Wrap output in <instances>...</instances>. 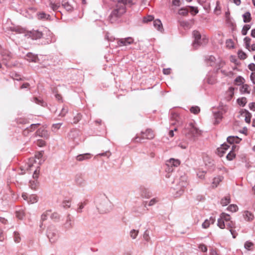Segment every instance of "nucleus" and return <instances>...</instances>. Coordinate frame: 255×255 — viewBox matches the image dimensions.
<instances>
[{"mask_svg": "<svg viewBox=\"0 0 255 255\" xmlns=\"http://www.w3.org/2000/svg\"><path fill=\"white\" fill-rule=\"evenodd\" d=\"M13 239L15 243H18L21 241V238L19 233L17 231L13 232Z\"/></svg>", "mask_w": 255, "mask_h": 255, "instance_id": "39", "label": "nucleus"}, {"mask_svg": "<svg viewBox=\"0 0 255 255\" xmlns=\"http://www.w3.org/2000/svg\"><path fill=\"white\" fill-rule=\"evenodd\" d=\"M72 217L70 214H68L66 217V220L65 223L64 224V228L68 230L71 229L73 227V223L72 222Z\"/></svg>", "mask_w": 255, "mask_h": 255, "instance_id": "14", "label": "nucleus"}, {"mask_svg": "<svg viewBox=\"0 0 255 255\" xmlns=\"http://www.w3.org/2000/svg\"><path fill=\"white\" fill-rule=\"evenodd\" d=\"M26 57H27V60L29 62H37L39 60L37 55H35L31 52H28Z\"/></svg>", "mask_w": 255, "mask_h": 255, "instance_id": "19", "label": "nucleus"}, {"mask_svg": "<svg viewBox=\"0 0 255 255\" xmlns=\"http://www.w3.org/2000/svg\"><path fill=\"white\" fill-rule=\"evenodd\" d=\"M1 56L3 64L6 67H9L8 61L12 58V54L10 52L6 50H3L1 51Z\"/></svg>", "mask_w": 255, "mask_h": 255, "instance_id": "10", "label": "nucleus"}, {"mask_svg": "<svg viewBox=\"0 0 255 255\" xmlns=\"http://www.w3.org/2000/svg\"><path fill=\"white\" fill-rule=\"evenodd\" d=\"M152 21H153V25L155 28L160 32L163 31L162 24L160 19H156L155 20H154L153 16L150 15L144 17L143 19V22L144 23H148Z\"/></svg>", "mask_w": 255, "mask_h": 255, "instance_id": "4", "label": "nucleus"}, {"mask_svg": "<svg viewBox=\"0 0 255 255\" xmlns=\"http://www.w3.org/2000/svg\"><path fill=\"white\" fill-rule=\"evenodd\" d=\"M47 237L51 243H55L58 239V232L54 226H50L47 230Z\"/></svg>", "mask_w": 255, "mask_h": 255, "instance_id": "5", "label": "nucleus"}, {"mask_svg": "<svg viewBox=\"0 0 255 255\" xmlns=\"http://www.w3.org/2000/svg\"><path fill=\"white\" fill-rule=\"evenodd\" d=\"M82 115L81 114H78L76 117L74 118L73 123L74 124L77 123L81 119Z\"/></svg>", "mask_w": 255, "mask_h": 255, "instance_id": "62", "label": "nucleus"}, {"mask_svg": "<svg viewBox=\"0 0 255 255\" xmlns=\"http://www.w3.org/2000/svg\"><path fill=\"white\" fill-rule=\"evenodd\" d=\"M228 110V108L225 106L222 108L220 110L213 112V116L215 119L214 124L218 125L219 124L223 119V115L224 113L227 112Z\"/></svg>", "mask_w": 255, "mask_h": 255, "instance_id": "8", "label": "nucleus"}, {"mask_svg": "<svg viewBox=\"0 0 255 255\" xmlns=\"http://www.w3.org/2000/svg\"><path fill=\"white\" fill-rule=\"evenodd\" d=\"M119 2H120L121 4H123L126 6V5L131 6L134 4L132 0H118Z\"/></svg>", "mask_w": 255, "mask_h": 255, "instance_id": "35", "label": "nucleus"}, {"mask_svg": "<svg viewBox=\"0 0 255 255\" xmlns=\"http://www.w3.org/2000/svg\"><path fill=\"white\" fill-rule=\"evenodd\" d=\"M134 39L131 37H128L125 38H120L118 40V44L119 46H127L133 43Z\"/></svg>", "mask_w": 255, "mask_h": 255, "instance_id": "13", "label": "nucleus"}, {"mask_svg": "<svg viewBox=\"0 0 255 255\" xmlns=\"http://www.w3.org/2000/svg\"><path fill=\"white\" fill-rule=\"evenodd\" d=\"M126 12V7L124 4H121L118 1L115 7L111 12L109 16L111 22H115L119 18L121 17Z\"/></svg>", "mask_w": 255, "mask_h": 255, "instance_id": "2", "label": "nucleus"}, {"mask_svg": "<svg viewBox=\"0 0 255 255\" xmlns=\"http://www.w3.org/2000/svg\"><path fill=\"white\" fill-rule=\"evenodd\" d=\"M29 37H31L33 40H37L41 38L43 36V33L38 30L32 29L27 33Z\"/></svg>", "mask_w": 255, "mask_h": 255, "instance_id": "12", "label": "nucleus"}, {"mask_svg": "<svg viewBox=\"0 0 255 255\" xmlns=\"http://www.w3.org/2000/svg\"><path fill=\"white\" fill-rule=\"evenodd\" d=\"M244 42L245 43V47L249 50H250V42L251 39L249 37H246L244 39Z\"/></svg>", "mask_w": 255, "mask_h": 255, "instance_id": "42", "label": "nucleus"}, {"mask_svg": "<svg viewBox=\"0 0 255 255\" xmlns=\"http://www.w3.org/2000/svg\"><path fill=\"white\" fill-rule=\"evenodd\" d=\"M243 217L246 221L249 222L252 221L254 218V215L248 211L244 212Z\"/></svg>", "mask_w": 255, "mask_h": 255, "instance_id": "22", "label": "nucleus"}, {"mask_svg": "<svg viewBox=\"0 0 255 255\" xmlns=\"http://www.w3.org/2000/svg\"><path fill=\"white\" fill-rule=\"evenodd\" d=\"M50 210H48L43 213L41 216V221L42 222L47 220L48 216H50Z\"/></svg>", "mask_w": 255, "mask_h": 255, "instance_id": "40", "label": "nucleus"}, {"mask_svg": "<svg viewBox=\"0 0 255 255\" xmlns=\"http://www.w3.org/2000/svg\"><path fill=\"white\" fill-rule=\"evenodd\" d=\"M140 195L143 198L148 199L152 196V194L149 189L145 188H141Z\"/></svg>", "mask_w": 255, "mask_h": 255, "instance_id": "17", "label": "nucleus"}, {"mask_svg": "<svg viewBox=\"0 0 255 255\" xmlns=\"http://www.w3.org/2000/svg\"><path fill=\"white\" fill-rule=\"evenodd\" d=\"M244 79L242 77L239 76L236 78L235 82L237 85H240L244 83Z\"/></svg>", "mask_w": 255, "mask_h": 255, "instance_id": "52", "label": "nucleus"}, {"mask_svg": "<svg viewBox=\"0 0 255 255\" xmlns=\"http://www.w3.org/2000/svg\"><path fill=\"white\" fill-rule=\"evenodd\" d=\"M92 157V155L90 153H86L84 154H81L77 155L76 156V159L78 161H82L84 160H87L88 159L91 158Z\"/></svg>", "mask_w": 255, "mask_h": 255, "instance_id": "21", "label": "nucleus"}, {"mask_svg": "<svg viewBox=\"0 0 255 255\" xmlns=\"http://www.w3.org/2000/svg\"><path fill=\"white\" fill-rule=\"evenodd\" d=\"M245 249L248 250H252L254 247V244L250 241H247L244 245Z\"/></svg>", "mask_w": 255, "mask_h": 255, "instance_id": "46", "label": "nucleus"}, {"mask_svg": "<svg viewBox=\"0 0 255 255\" xmlns=\"http://www.w3.org/2000/svg\"><path fill=\"white\" fill-rule=\"evenodd\" d=\"M170 124L172 125L180 126L182 124L181 118L179 114L174 111L170 112Z\"/></svg>", "mask_w": 255, "mask_h": 255, "instance_id": "9", "label": "nucleus"}, {"mask_svg": "<svg viewBox=\"0 0 255 255\" xmlns=\"http://www.w3.org/2000/svg\"><path fill=\"white\" fill-rule=\"evenodd\" d=\"M50 215L51 219L55 221H57L60 219V215L57 213L54 212Z\"/></svg>", "mask_w": 255, "mask_h": 255, "instance_id": "53", "label": "nucleus"}, {"mask_svg": "<svg viewBox=\"0 0 255 255\" xmlns=\"http://www.w3.org/2000/svg\"><path fill=\"white\" fill-rule=\"evenodd\" d=\"M138 233V231L135 230H132L130 232V236L131 238H132L133 239H134L136 238V236H137Z\"/></svg>", "mask_w": 255, "mask_h": 255, "instance_id": "57", "label": "nucleus"}, {"mask_svg": "<svg viewBox=\"0 0 255 255\" xmlns=\"http://www.w3.org/2000/svg\"><path fill=\"white\" fill-rule=\"evenodd\" d=\"M11 30L12 31H15L19 33H22L23 31V29L22 28L19 27H11Z\"/></svg>", "mask_w": 255, "mask_h": 255, "instance_id": "59", "label": "nucleus"}, {"mask_svg": "<svg viewBox=\"0 0 255 255\" xmlns=\"http://www.w3.org/2000/svg\"><path fill=\"white\" fill-rule=\"evenodd\" d=\"M235 157L236 154L233 151H230L226 156L227 160L229 161L233 160Z\"/></svg>", "mask_w": 255, "mask_h": 255, "instance_id": "44", "label": "nucleus"}, {"mask_svg": "<svg viewBox=\"0 0 255 255\" xmlns=\"http://www.w3.org/2000/svg\"><path fill=\"white\" fill-rule=\"evenodd\" d=\"M189 12L188 6L186 7H181L178 10V14L182 16H187Z\"/></svg>", "mask_w": 255, "mask_h": 255, "instance_id": "26", "label": "nucleus"}, {"mask_svg": "<svg viewBox=\"0 0 255 255\" xmlns=\"http://www.w3.org/2000/svg\"><path fill=\"white\" fill-rule=\"evenodd\" d=\"M143 238L144 239L147 241L148 242L150 240V237L149 235V233L147 230H146L143 234Z\"/></svg>", "mask_w": 255, "mask_h": 255, "instance_id": "63", "label": "nucleus"}, {"mask_svg": "<svg viewBox=\"0 0 255 255\" xmlns=\"http://www.w3.org/2000/svg\"><path fill=\"white\" fill-rule=\"evenodd\" d=\"M154 136L153 131L151 129H147L145 132H141V136H136L134 138L135 142H141L142 139H152Z\"/></svg>", "mask_w": 255, "mask_h": 255, "instance_id": "7", "label": "nucleus"}, {"mask_svg": "<svg viewBox=\"0 0 255 255\" xmlns=\"http://www.w3.org/2000/svg\"><path fill=\"white\" fill-rule=\"evenodd\" d=\"M207 82L209 84L213 85L216 83V79L214 77L210 76L207 78Z\"/></svg>", "mask_w": 255, "mask_h": 255, "instance_id": "55", "label": "nucleus"}, {"mask_svg": "<svg viewBox=\"0 0 255 255\" xmlns=\"http://www.w3.org/2000/svg\"><path fill=\"white\" fill-rule=\"evenodd\" d=\"M54 0H50V3H49V6L50 8L53 10V11H57L59 7H60V4L59 3H55L53 2Z\"/></svg>", "mask_w": 255, "mask_h": 255, "instance_id": "31", "label": "nucleus"}, {"mask_svg": "<svg viewBox=\"0 0 255 255\" xmlns=\"http://www.w3.org/2000/svg\"><path fill=\"white\" fill-rule=\"evenodd\" d=\"M249 86L247 84H243L240 88V91L242 93L250 94V91L249 90Z\"/></svg>", "mask_w": 255, "mask_h": 255, "instance_id": "36", "label": "nucleus"}, {"mask_svg": "<svg viewBox=\"0 0 255 255\" xmlns=\"http://www.w3.org/2000/svg\"><path fill=\"white\" fill-rule=\"evenodd\" d=\"M39 171L35 170L33 174V180L29 181V186L32 189H36L38 186L37 178L38 177Z\"/></svg>", "mask_w": 255, "mask_h": 255, "instance_id": "11", "label": "nucleus"}, {"mask_svg": "<svg viewBox=\"0 0 255 255\" xmlns=\"http://www.w3.org/2000/svg\"><path fill=\"white\" fill-rule=\"evenodd\" d=\"M40 126L39 124H31L29 128H27L26 130L24 131L25 132L26 130H27L28 132L30 131L31 132L35 130L36 128H38V127Z\"/></svg>", "mask_w": 255, "mask_h": 255, "instance_id": "41", "label": "nucleus"}, {"mask_svg": "<svg viewBox=\"0 0 255 255\" xmlns=\"http://www.w3.org/2000/svg\"><path fill=\"white\" fill-rule=\"evenodd\" d=\"M242 140V138L237 136H229L227 138V142L230 144L234 143L238 144Z\"/></svg>", "mask_w": 255, "mask_h": 255, "instance_id": "16", "label": "nucleus"}, {"mask_svg": "<svg viewBox=\"0 0 255 255\" xmlns=\"http://www.w3.org/2000/svg\"><path fill=\"white\" fill-rule=\"evenodd\" d=\"M62 5L67 11H72L73 9V6L69 2L62 1Z\"/></svg>", "mask_w": 255, "mask_h": 255, "instance_id": "27", "label": "nucleus"}, {"mask_svg": "<svg viewBox=\"0 0 255 255\" xmlns=\"http://www.w3.org/2000/svg\"><path fill=\"white\" fill-rule=\"evenodd\" d=\"M207 61L208 62H210V65L211 66H213L214 65V64L215 63V62L216 61V58L214 56L211 55L208 57V58L207 59Z\"/></svg>", "mask_w": 255, "mask_h": 255, "instance_id": "54", "label": "nucleus"}, {"mask_svg": "<svg viewBox=\"0 0 255 255\" xmlns=\"http://www.w3.org/2000/svg\"><path fill=\"white\" fill-rule=\"evenodd\" d=\"M15 216L19 220H22L25 216V212L22 208H19L15 211Z\"/></svg>", "mask_w": 255, "mask_h": 255, "instance_id": "23", "label": "nucleus"}, {"mask_svg": "<svg viewBox=\"0 0 255 255\" xmlns=\"http://www.w3.org/2000/svg\"><path fill=\"white\" fill-rule=\"evenodd\" d=\"M198 248L203 252L205 253V252H207V246L205 245H204L203 244H200L199 245Z\"/></svg>", "mask_w": 255, "mask_h": 255, "instance_id": "61", "label": "nucleus"}, {"mask_svg": "<svg viewBox=\"0 0 255 255\" xmlns=\"http://www.w3.org/2000/svg\"><path fill=\"white\" fill-rule=\"evenodd\" d=\"M245 23L250 22L252 20L251 14L250 11H247L242 15Z\"/></svg>", "mask_w": 255, "mask_h": 255, "instance_id": "25", "label": "nucleus"}, {"mask_svg": "<svg viewBox=\"0 0 255 255\" xmlns=\"http://www.w3.org/2000/svg\"><path fill=\"white\" fill-rule=\"evenodd\" d=\"M238 57L240 59L244 60L247 58V55L242 50H239L238 52Z\"/></svg>", "mask_w": 255, "mask_h": 255, "instance_id": "48", "label": "nucleus"}, {"mask_svg": "<svg viewBox=\"0 0 255 255\" xmlns=\"http://www.w3.org/2000/svg\"><path fill=\"white\" fill-rule=\"evenodd\" d=\"M237 102L239 105L243 107L246 105L247 99L246 97L240 98L237 99Z\"/></svg>", "mask_w": 255, "mask_h": 255, "instance_id": "30", "label": "nucleus"}, {"mask_svg": "<svg viewBox=\"0 0 255 255\" xmlns=\"http://www.w3.org/2000/svg\"><path fill=\"white\" fill-rule=\"evenodd\" d=\"M31 101L42 107H45L46 105V103L42 99L37 97L33 98Z\"/></svg>", "mask_w": 255, "mask_h": 255, "instance_id": "24", "label": "nucleus"}, {"mask_svg": "<svg viewBox=\"0 0 255 255\" xmlns=\"http://www.w3.org/2000/svg\"><path fill=\"white\" fill-rule=\"evenodd\" d=\"M190 111L192 113L197 114L200 112V108L198 106H192L190 108Z\"/></svg>", "mask_w": 255, "mask_h": 255, "instance_id": "50", "label": "nucleus"}, {"mask_svg": "<svg viewBox=\"0 0 255 255\" xmlns=\"http://www.w3.org/2000/svg\"><path fill=\"white\" fill-rule=\"evenodd\" d=\"M238 209V206L235 204H231L228 207L227 210L232 212H234L237 211Z\"/></svg>", "mask_w": 255, "mask_h": 255, "instance_id": "49", "label": "nucleus"}, {"mask_svg": "<svg viewBox=\"0 0 255 255\" xmlns=\"http://www.w3.org/2000/svg\"><path fill=\"white\" fill-rule=\"evenodd\" d=\"M62 125V123H57V124H53L52 127V131H57L58 129H59L60 128Z\"/></svg>", "mask_w": 255, "mask_h": 255, "instance_id": "56", "label": "nucleus"}, {"mask_svg": "<svg viewBox=\"0 0 255 255\" xmlns=\"http://www.w3.org/2000/svg\"><path fill=\"white\" fill-rule=\"evenodd\" d=\"M38 201L37 196L35 195H31L29 196L28 203L30 204H33Z\"/></svg>", "mask_w": 255, "mask_h": 255, "instance_id": "34", "label": "nucleus"}, {"mask_svg": "<svg viewBox=\"0 0 255 255\" xmlns=\"http://www.w3.org/2000/svg\"><path fill=\"white\" fill-rule=\"evenodd\" d=\"M230 203V197L229 196L225 197L221 201V204L224 206L227 205Z\"/></svg>", "mask_w": 255, "mask_h": 255, "instance_id": "38", "label": "nucleus"}, {"mask_svg": "<svg viewBox=\"0 0 255 255\" xmlns=\"http://www.w3.org/2000/svg\"><path fill=\"white\" fill-rule=\"evenodd\" d=\"M210 225V221L208 219H206L202 224V226L204 229L208 228Z\"/></svg>", "mask_w": 255, "mask_h": 255, "instance_id": "60", "label": "nucleus"}, {"mask_svg": "<svg viewBox=\"0 0 255 255\" xmlns=\"http://www.w3.org/2000/svg\"><path fill=\"white\" fill-rule=\"evenodd\" d=\"M220 217L224 222L226 221V222H228L230 221V216L225 213H222L220 215Z\"/></svg>", "mask_w": 255, "mask_h": 255, "instance_id": "45", "label": "nucleus"}, {"mask_svg": "<svg viewBox=\"0 0 255 255\" xmlns=\"http://www.w3.org/2000/svg\"><path fill=\"white\" fill-rule=\"evenodd\" d=\"M180 164V160L174 158H170L169 160L167 161L166 163L167 166H171V167H177Z\"/></svg>", "mask_w": 255, "mask_h": 255, "instance_id": "20", "label": "nucleus"}, {"mask_svg": "<svg viewBox=\"0 0 255 255\" xmlns=\"http://www.w3.org/2000/svg\"><path fill=\"white\" fill-rule=\"evenodd\" d=\"M36 136L47 138L49 136L48 132L44 128H39L35 132Z\"/></svg>", "mask_w": 255, "mask_h": 255, "instance_id": "18", "label": "nucleus"}, {"mask_svg": "<svg viewBox=\"0 0 255 255\" xmlns=\"http://www.w3.org/2000/svg\"><path fill=\"white\" fill-rule=\"evenodd\" d=\"M226 46L227 47L229 48H232L234 47V42L231 39H227L226 40Z\"/></svg>", "mask_w": 255, "mask_h": 255, "instance_id": "58", "label": "nucleus"}, {"mask_svg": "<svg viewBox=\"0 0 255 255\" xmlns=\"http://www.w3.org/2000/svg\"><path fill=\"white\" fill-rule=\"evenodd\" d=\"M38 19H48L50 18V15L48 14H46L44 12H39L37 14Z\"/></svg>", "mask_w": 255, "mask_h": 255, "instance_id": "29", "label": "nucleus"}, {"mask_svg": "<svg viewBox=\"0 0 255 255\" xmlns=\"http://www.w3.org/2000/svg\"><path fill=\"white\" fill-rule=\"evenodd\" d=\"M244 113L245 114V122L248 124L250 123L252 118V114L246 110H244Z\"/></svg>", "mask_w": 255, "mask_h": 255, "instance_id": "33", "label": "nucleus"}, {"mask_svg": "<svg viewBox=\"0 0 255 255\" xmlns=\"http://www.w3.org/2000/svg\"><path fill=\"white\" fill-rule=\"evenodd\" d=\"M95 202L97 210L101 214L109 212L112 209V204L105 195L97 196Z\"/></svg>", "mask_w": 255, "mask_h": 255, "instance_id": "1", "label": "nucleus"}, {"mask_svg": "<svg viewBox=\"0 0 255 255\" xmlns=\"http://www.w3.org/2000/svg\"><path fill=\"white\" fill-rule=\"evenodd\" d=\"M194 40L193 42L192 45L194 49H197L199 46L202 44V41L203 42H206L205 38L201 39V35L200 33L197 30H194L192 32Z\"/></svg>", "mask_w": 255, "mask_h": 255, "instance_id": "6", "label": "nucleus"}, {"mask_svg": "<svg viewBox=\"0 0 255 255\" xmlns=\"http://www.w3.org/2000/svg\"><path fill=\"white\" fill-rule=\"evenodd\" d=\"M218 226L221 229L225 228V222L221 217L218 219Z\"/></svg>", "mask_w": 255, "mask_h": 255, "instance_id": "51", "label": "nucleus"}, {"mask_svg": "<svg viewBox=\"0 0 255 255\" xmlns=\"http://www.w3.org/2000/svg\"><path fill=\"white\" fill-rule=\"evenodd\" d=\"M188 9L190 8L189 12L193 15H195L197 14L199 12L198 8L197 7L193 6H188Z\"/></svg>", "mask_w": 255, "mask_h": 255, "instance_id": "37", "label": "nucleus"}, {"mask_svg": "<svg viewBox=\"0 0 255 255\" xmlns=\"http://www.w3.org/2000/svg\"><path fill=\"white\" fill-rule=\"evenodd\" d=\"M76 184L80 186H84L85 185V180L82 174H77L75 177Z\"/></svg>", "mask_w": 255, "mask_h": 255, "instance_id": "15", "label": "nucleus"}, {"mask_svg": "<svg viewBox=\"0 0 255 255\" xmlns=\"http://www.w3.org/2000/svg\"><path fill=\"white\" fill-rule=\"evenodd\" d=\"M225 65V63L223 61H220L217 65L216 72L217 73L220 69L223 67Z\"/></svg>", "mask_w": 255, "mask_h": 255, "instance_id": "64", "label": "nucleus"}, {"mask_svg": "<svg viewBox=\"0 0 255 255\" xmlns=\"http://www.w3.org/2000/svg\"><path fill=\"white\" fill-rule=\"evenodd\" d=\"M222 177L218 176L213 179L212 186L213 187H217L219 183L222 181Z\"/></svg>", "mask_w": 255, "mask_h": 255, "instance_id": "32", "label": "nucleus"}, {"mask_svg": "<svg viewBox=\"0 0 255 255\" xmlns=\"http://www.w3.org/2000/svg\"><path fill=\"white\" fill-rule=\"evenodd\" d=\"M179 25L181 27H182L185 30L189 29L191 27L190 23L186 20L180 21Z\"/></svg>", "mask_w": 255, "mask_h": 255, "instance_id": "28", "label": "nucleus"}, {"mask_svg": "<svg viewBox=\"0 0 255 255\" xmlns=\"http://www.w3.org/2000/svg\"><path fill=\"white\" fill-rule=\"evenodd\" d=\"M182 133L188 138L192 139L200 134L199 130L192 123L186 125L182 130Z\"/></svg>", "mask_w": 255, "mask_h": 255, "instance_id": "3", "label": "nucleus"}, {"mask_svg": "<svg viewBox=\"0 0 255 255\" xmlns=\"http://www.w3.org/2000/svg\"><path fill=\"white\" fill-rule=\"evenodd\" d=\"M226 227L227 229H233L235 228V223L233 221H230L228 222H226L225 227Z\"/></svg>", "mask_w": 255, "mask_h": 255, "instance_id": "47", "label": "nucleus"}, {"mask_svg": "<svg viewBox=\"0 0 255 255\" xmlns=\"http://www.w3.org/2000/svg\"><path fill=\"white\" fill-rule=\"evenodd\" d=\"M251 28V25L249 24H245L242 30V34L243 35H246L248 30Z\"/></svg>", "mask_w": 255, "mask_h": 255, "instance_id": "43", "label": "nucleus"}]
</instances>
